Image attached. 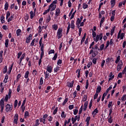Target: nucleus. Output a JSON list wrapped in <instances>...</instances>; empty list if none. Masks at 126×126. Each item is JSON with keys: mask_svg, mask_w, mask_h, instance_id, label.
I'll list each match as a JSON object with an SVG mask.
<instances>
[{"mask_svg": "<svg viewBox=\"0 0 126 126\" xmlns=\"http://www.w3.org/2000/svg\"><path fill=\"white\" fill-rule=\"evenodd\" d=\"M99 51H100V48L98 47V44H96L94 47H92V49L90 50L89 55L92 54V57L95 58L99 54Z\"/></svg>", "mask_w": 126, "mask_h": 126, "instance_id": "1", "label": "nucleus"}, {"mask_svg": "<svg viewBox=\"0 0 126 126\" xmlns=\"http://www.w3.org/2000/svg\"><path fill=\"white\" fill-rule=\"evenodd\" d=\"M103 39V33L100 32L99 34H97L95 38H94V40L97 43L99 40V41H102Z\"/></svg>", "mask_w": 126, "mask_h": 126, "instance_id": "2", "label": "nucleus"}, {"mask_svg": "<svg viewBox=\"0 0 126 126\" xmlns=\"http://www.w3.org/2000/svg\"><path fill=\"white\" fill-rule=\"evenodd\" d=\"M57 37L58 39H61L63 37V29L59 28L57 32Z\"/></svg>", "mask_w": 126, "mask_h": 126, "instance_id": "3", "label": "nucleus"}, {"mask_svg": "<svg viewBox=\"0 0 126 126\" xmlns=\"http://www.w3.org/2000/svg\"><path fill=\"white\" fill-rule=\"evenodd\" d=\"M5 111L8 113V112H10V111H12V105L10 106V104H7L5 108Z\"/></svg>", "mask_w": 126, "mask_h": 126, "instance_id": "4", "label": "nucleus"}, {"mask_svg": "<svg viewBox=\"0 0 126 126\" xmlns=\"http://www.w3.org/2000/svg\"><path fill=\"white\" fill-rule=\"evenodd\" d=\"M13 124L17 125L18 124V114L16 113L14 117Z\"/></svg>", "mask_w": 126, "mask_h": 126, "instance_id": "5", "label": "nucleus"}, {"mask_svg": "<svg viewBox=\"0 0 126 126\" xmlns=\"http://www.w3.org/2000/svg\"><path fill=\"white\" fill-rule=\"evenodd\" d=\"M60 14H61V9L58 8L56 10L55 18H57L58 16H60Z\"/></svg>", "mask_w": 126, "mask_h": 126, "instance_id": "6", "label": "nucleus"}, {"mask_svg": "<svg viewBox=\"0 0 126 126\" xmlns=\"http://www.w3.org/2000/svg\"><path fill=\"white\" fill-rule=\"evenodd\" d=\"M122 66H123V61L121 60L117 66V71H120L122 69Z\"/></svg>", "mask_w": 126, "mask_h": 126, "instance_id": "7", "label": "nucleus"}, {"mask_svg": "<svg viewBox=\"0 0 126 126\" xmlns=\"http://www.w3.org/2000/svg\"><path fill=\"white\" fill-rule=\"evenodd\" d=\"M32 34H30L26 40V43H27V44H29V43H30L31 40H32Z\"/></svg>", "mask_w": 126, "mask_h": 126, "instance_id": "8", "label": "nucleus"}, {"mask_svg": "<svg viewBox=\"0 0 126 126\" xmlns=\"http://www.w3.org/2000/svg\"><path fill=\"white\" fill-rule=\"evenodd\" d=\"M56 7H57V5L51 4L50 5L49 8H50L51 11H54L56 9Z\"/></svg>", "mask_w": 126, "mask_h": 126, "instance_id": "9", "label": "nucleus"}, {"mask_svg": "<svg viewBox=\"0 0 126 126\" xmlns=\"http://www.w3.org/2000/svg\"><path fill=\"white\" fill-rule=\"evenodd\" d=\"M26 54L25 53H24L22 56L21 57V58H20L19 60V62L18 63V64L20 65V64H21V63H22V61L23 60H24V58H25V56H26Z\"/></svg>", "mask_w": 126, "mask_h": 126, "instance_id": "10", "label": "nucleus"}, {"mask_svg": "<svg viewBox=\"0 0 126 126\" xmlns=\"http://www.w3.org/2000/svg\"><path fill=\"white\" fill-rule=\"evenodd\" d=\"M46 70L47 71L49 72V73H51V72L53 71V67L50 65H48L47 66Z\"/></svg>", "mask_w": 126, "mask_h": 126, "instance_id": "11", "label": "nucleus"}, {"mask_svg": "<svg viewBox=\"0 0 126 126\" xmlns=\"http://www.w3.org/2000/svg\"><path fill=\"white\" fill-rule=\"evenodd\" d=\"M13 64H14L13 63H12L8 68V71L7 72L8 75L11 73V70H12V67H13Z\"/></svg>", "mask_w": 126, "mask_h": 126, "instance_id": "12", "label": "nucleus"}, {"mask_svg": "<svg viewBox=\"0 0 126 126\" xmlns=\"http://www.w3.org/2000/svg\"><path fill=\"white\" fill-rule=\"evenodd\" d=\"M44 54H40V58L38 61V65H41V63H42V60L43 59V57H44Z\"/></svg>", "mask_w": 126, "mask_h": 126, "instance_id": "13", "label": "nucleus"}, {"mask_svg": "<svg viewBox=\"0 0 126 126\" xmlns=\"http://www.w3.org/2000/svg\"><path fill=\"white\" fill-rule=\"evenodd\" d=\"M44 74L45 79H47V80H48V79H50V73H48V71L44 72Z\"/></svg>", "mask_w": 126, "mask_h": 126, "instance_id": "14", "label": "nucleus"}, {"mask_svg": "<svg viewBox=\"0 0 126 126\" xmlns=\"http://www.w3.org/2000/svg\"><path fill=\"white\" fill-rule=\"evenodd\" d=\"M75 21L74 20H72L71 21V28L72 29H75V25H74Z\"/></svg>", "mask_w": 126, "mask_h": 126, "instance_id": "15", "label": "nucleus"}, {"mask_svg": "<svg viewBox=\"0 0 126 126\" xmlns=\"http://www.w3.org/2000/svg\"><path fill=\"white\" fill-rule=\"evenodd\" d=\"M0 91L1 93H2V92H3L4 90V87L3 86V83L1 82L0 84Z\"/></svg>", "mask_w": 126, "mask_h": 126, "instance_id": "16", "label": "nucleus"}, {"mask_svg": "<svg viewBox=\"0 0 126 126\" xmlns=\"http://www.w3.org/2000/svg\"><path fill=\"white\" fill-rule=\"evenodd\" d=\"M73 84H74V81H72L71 82H69L67 84V86L70 88H72V87H73Z\"/></svg>", "mask_w": 126, "mask_h": 126, "instance_id": "17", "label": "nucleus"}, {"mask_svg": "<svg viewBox=\"0 0 126 126\" xmlns=\"http://www.w3.org/2000/svg\"><path fill=\"white\" fill-rule=\"evenodd\" d=\"M87 106H88V101H86L84 103V106L83 108L84 111H85L87 110Z\"/></svg>", "mask_w": 126, "mask_h": 126, "instance_id": "18", "label": "nucleus"}, {"mask_svg": "<svg viewBox=\"0 0 126 126\" xmlns=\"http://www.w3.org/2000/svg\"><path fill=\"white\" fill-rule=\"evenodd\" d=\"M86 38V33H85L83 37H82V38L81 40V45H82L83 42L85 41Z\"/></svg>", "mask_w": 126, "mask_h": 126, "instance_id": "19", "label": "nucleus"}, {"mask_svg": "<svg viewBox=\"0 0 126 126\" xmlns=\"http://www.w3.org/2000/svg\"><path fill=\"white\" fill-rule=\"evenodd\" d=\"M107 120L109 124H112L113 123V118L112 116H108Z\"/></svg>", "mask_w": 126, "mask_h": 126, "instance_id": "20", "label": "nucleus"}, {"mask_svg": "<svg viewBox=\"0 0 126 126\" xmlns=\"http://www.w3.org/2000/svg\"><path fill=\"white\" fill-rule=\"evenodd\" d=\"M40 47V51L41 52L40 54L45 55L44 52V43H42Z\"/></svg>", "mask_w": 126, "mask_h": 126, "instance_id": "21", "label": "nucleus"}, {"mask_svg": "<svg viewBox=\"0 0 126 126\" xmlns=\"http://www.w3.org/2000/svg\"><path fill=\"white\" fill-rule=\"evenodd\" d=\"M30 117V115H29V112L25 111V114H24L25 119H27V118H29Z\"/></svg>", "mask_w": 126, "mask_h": 126, "instance_id": "22", "label": "nucleus"}, {"mask_svg": "<svg viewBox=\"0 0 126 126\" xmlns=\"http://www.w3.org/2000/svg\"><path fill=\"white\" fill-rule=\"evenodd\" d=\"M110 3L111 4V7H114L116 4V0H111Z\"/></svg>", "mask_w": 126, "mask_h": 126, "instance_id": "23", "label": "nucleus"}, {"mask_svg": "<svg viewBox=\"0 0 126 126\" xmlns=\"http://www.w3.org/2000/svg\"><path fill=\"white\" fill-rule=\"evenodd\" d=\"M101 90H102V88L101 86H98L96 88V93L98 94V93H100L101 92Z\"/></svg>", "mask_w": 126, "mask_h": 126, "instance_id": "24", "label": "nucleus"}, {"mask_svg": "<svg viewBox=\"0 0 126 126\" xmlns=\"http://www.w3.org/2000/svg\"><path fill=\"white\" fill-rule=\"evenodd\" d=\"M59 28V26L57 24H54L52 25V29L53 30H55V31H57L58 30V29Z\"/></svg>", "mask_w": 126, "mask_h": 126, "instance_id": "25", "label": "nucleus"}, {"mask_svg": "<svg viewBox=\"0 0 126 126\" xmlns=\"http://www.w3.org/2000/svg\"><path fill=\"white\" fill-rule=\"evenodd\" d=\"M99 113V110H98V109L95 108L92 112V114L94 115V116H96L97 114Z\"/></svg>", "mask_w": 126, "mask_h": 126, "instance_id": "26", "label": "nucleus"}, {"mask_svg": "<svg viewBox=\"0 0 126 126\" xmlns=\"http://www.w3.org/2000/svg\"><path fill=\"white\" fill-rule=\"evenodd\" d=\"M92 36H93V38H94V39L97 36V34L96 33V32L95 31H94L93 30V29H92Z\"/></svg>", "mask_w": 126, "mask_h": 126, "instance_id": "27", "label": "nucleus"}, {"mask_svg": "<svg viewBox=\"0 0 126 126\" xmlns=\"http://www.w3.org/2000/svg\"><path fill=\"white\" fill-rule=\"evenodd\" d=\"M7 72V65H5L4 66L3 68V74H5Z\"/></svg>", "mask_w": 126, "mask_h": 126, "instance_id": "28", "label": "nucleus"}, {"mask_svg": "<svg viewBox=\"0 0 126 126\" xmlns=\"http://www.w3.org/2000/svg\"><path fill=\"white\" fill-rule=\"evenodd\" d=\"M29 73H30V72H29L28 70L25 72L24 76L25 78L27 79L28 77H29Z\"/></svg>", "mask_w": 126, "mask_h": 126, "instance_id": "29", "label": "nucleus"}, {"mask_svg": "<svg viewBox=\"0 0 126 126\" xmlns=\"http://www.w3.org/2000/svg\"><path fill=\"white\" fill-rule=\"evenodd\" d=\"M68 101V98L65 97L64 100L63 101V102L62 103V106H64L65 105H66V103H67Z\"/></svg>", "mask_w": 126, "mask_h": 126, "instance_id": "30", "label": "nucleus"}, {"mask_svg": "<svg viewBox=\"0 0 126 126\" xmlns=\"http://www.w3.org/2000/svg\"><path fill=\"white\" fill-rule=\"evenodd\" d=\"M8 2L7 1H5V3L4 4V9L5 10H7L8 9Z\"/></svg>", "mask_w": 126, "mask_h": 126, "instance_id": "31", "label": "nucleus"}, {"mask_svg": "<svg viewBox=\"0 0 126 126\" xmlns=\"http://www.w3.org/2000/svg\"><path fill=\"white\" fill-rule=\"evenodd\" d=\"M30 46H31V47H33V46H34V47H36V44L35 45V38H34V39L32 40V42H31V43Z\"/></svg>", "mask_w": 126, "mask_h": 126, "instance_id": "32", "label": "nucleus"}, {"mask_svg": "<svg viewBox=\"0 0 126 126\" xmlns=\"http://www.w3.org/2000/svg\"><path fill=\"white\" fill-rule=\"evenodd\" d=\"M30 14L31 15V19H33L34 15H35V13H34V12H33V11H31L30 12Z\"/></svg>", "mask_w": 126, "mask_h": 126, "instance_id": "33", "label": "nucleus"}, {"mask_svg": "<svg viewBox=\"0 0 126 126\" xmlns=\"http://www.w3.org/2000/svg\"><path fill=\"white\" fill-rule=\"evenodd\" d=\"M116 29V27H113L111 30V36L114 34V33H115V30Z\"/></svg>", "mask_w": 126, "mask_h": 126, "instance_id": "34", "label": "nucleus"}, {"mask_svg": "<svg viewBox=\"0 0 126 126\" xmlns=\"http://www.w3.org/2000/svg\"><path fill=\"white\" fill-rule=\"evenodd\" d=\"M112 88H113V85H111L109 86V88H108L107 89V90L106 91L105 93L108 94V93H109V91H110V90H111Z\"/></svg>", "mask_w": 126, "mask_h": 126, "instance_id": "35", "label": "nucleus"}, {"mask_svg": "<svg viewBox=\"0 0 126 126\" xmlns=\"http://www.w3.org/2000/svg\"><path fill=\"white\" fill-rule=\"evenodd\" d=\"M22 31L20 30V29H19L16 31V34L17 36H20V33H21Z\"/></svg>", "mask_w": 126, "mask_h": 126, "instance_id": "36", "label": "nucleus"}, {"mask_svg": "<svg viewBox=\"0 0 126 126\" xmlns=\"http://www.w3.org/2000/svg\"><path fill=\"white\" fill-rule=\"evenodd\" d=\"M83 8L84 9H86V8H88V5L86 4V3H83Z\"/></svg>", "mask_w": 126, "mask_h": 126, "instance_id": "37", "label": "nucleus"}, {"mask_svg": "<svg viewBox=\"0 0 126 126\" xmlns=\"http://www.w3.org/2000/svg\"><path fill=\"white\" fill-rule=\"evenodd\" d=\"M8 42H9V40H8V39L5 40V47L6 48H8Z\"/></svg>", "mask_w": 126, "mask_h": 126, "instance_id": "38", "label": "nucleus"}, {"mask_svg": "<svg viewBox=\"0 0 126 126\" xmlns=\"http://www.w3.org/2000/svg\"><path fill=\"white\" fill-rule=\"evenodd\" d=\"M12 93V91H11V89H9V92L8 96H9V99H10L11 98V94Z\"/></svg>", "mask_w": 126, "mask_h": 126, "instance_id": "39", "label": "nucleus"}, {"mask_svg": "<svg viewBox=\"0 0 126 126\" xmlns=\"http://www.w3.org/2000/svg\"><path fill=\"white\" fill-rule=\"evenodd\" d=\"M82 111H83V105H82L81 106L79 111V115H81V113H82Z\"/></svg>", "mask_w": 126, "mask_h": 126, "instance_id": "40", "label": "nucleus"}, {"mask_svg": "<svg viewBox=\"0 0 126 126\" xmlns=\"http://www.w3.org/2000/svg\"><path fill=\"white\" fill-rule=\"evenodd\" d=\"M50 21H51V16L49 15L47 17V19L46 20V23H49Z\"/></svg>", "mask_w": 126, "mask_h": 126, "instance_id": "41", "label": "nucleus"}, {"mask_svg": "<svg viewBox=\"0 0 126 126\" xmlns=\"http://www.w3.org/2000/svg\"><path fill=\"white\" fill-rule=\"evenodd\" d=\"M114 104H113V101H110L109 102L108 105V108H113V105Z\"/></svg>", "mask_w": 126, "mask_h": 126, "instance_id": "42", "label": "nucleus"}, {"mask_svg": "<svg viewBox=\"0 0 126 126\" xmlns=\"http://www.w3.org/2000/svg\"><path fill=\"white\" fill-rule=\"evenodd\" d=\"M14 18V16L12 15L10 18L8 19L7 22H10V21H12V19Z\"/></svg>", "mask_w": 126, "mask_h": 126, "instance_id": "43", "label": "nucleus"}, {"mask_svg": "<svg viewBox=\"0 0 126 126\" xmlns=\"http://www.w3.org/2000/svg\"><path fill=\"white\" fill-rule=\"evenodd\" d=\"M38 71L36 69H34L32 71V74L33 75V76H36L37 75V73Z\"/></svg>", "mask_w": 126, "mask_h": 126, "instance_id": "44", "label": "nucleus"}, {"mask_svg": "<svg viewBox=\"0 0 126 126\" xmlns=\"http://www.w3.org/2000/svg\"><path fill=\"white\" fill-rule=\"evenodd\" d=\"M107 94H107L106 93H104L103 94V95H102V98H101V101H104V100L105 99V97H106V96H107Z\"/></svg>", "mask_w": 126, "mask_h": 126, "instance_id": "45", "label": "nucleus"}, {"mask_svg": "<svg viewBox=\"0 0 126 126\" xmlns=\"http://www.w3.org/2000/svg\"><path fill=\"white\" fill-rule=\"evenodd\" d=\"M76 95H77V92H76V91H74L73 93V99H75L76 97H77Z\"/></svg>", "mask_w": 126, "mask_h": 126, "instance_id": "46", "label": "nucleus"}, {"mask_svg": "<svg viewBox=\"0 0 126 126\" xmlns=\"http://www.w3.org/2000/svg\"><path fill=\"white\" fill-rule=\"evenodd\" d=\"M4 16H3V15H2L0 17V21H1V23H4L5 21H4Z\"/></svg>", "mask_w": 126, "mask_h": 126, "instance_id": "47", "label": "nucleus"}, {"mask_svg": "<svg viewBox=\"0 0 126 126\" xmlns=\"http://www.w3.org/2000/svg\"><path fill=\"white\" fill-rule=\"evenodd\" d=\"M121 58V56H118L117 58V59L115 61V63H119V62H121V61H120V58Z\"/></svg>", "mask_w": 126, "mask_h": 126, "instance_id": "48", "label": "nucleus"}, {"mask_svg": "<svg viewBox=\"0 0 126 126\" xmlns=\"http://www.w3.org/2000/svg\"><path fill=\"white\" fill-rule=\"evenodd\" d=\"M50 8H48V9H47V10H45V11H44V12H43V15H46V14H47V13H48V12H50Z\"/></svg>", "mask_w": 126, "mask_h": 126, "instance_id": "49", "label": "nucleus"}, {"mask_svg": "<svg viewBox=\"0 0 126 126\" xmlns=\"http://www.w3.org/2000/svg\"><path fill=\"white\" fill-rule=\"evenodd\" d=\"M109 113L108 116L109 117L112 116L111 115H112V113H113V108H110V109L109 110Z\"/></svg>", "mask_w": 126, "mask_h": 126, "instance_id": "50", "label": "nucleus"}, {"mask_svg": "<svg viewBox=\"0 0 126 126\" xmlns=\"http://www.w3.org/2000/svg\"><path fill=\"white\" fill-rule=\"evenodd\" d=\"M121 100H122L123 102H125L126 100V94H124L121 98Z\"/></svg>", "mask_w": 126, "mask_h": 126, "instance_id": "51", "label": "nucleus"}, {"mask_svg": "<svg viewBox=\"0 0 126 126\" xmlns=\"http://www.w3.org/2000/svg\"><path fill=\"white\" fill-rule=\"evenodd\" d=\"M104 47H105V45L104 44H101L99 47V51H103L104 50Z\"/></svg>", "mask_w": 126, "mask_h": 126, "instance_id": "52", "label": "nucleus"}, {"mask_svg": "<svg viewBox=\"0 0 126 126\" xmlns=\"http://www.w3.org/2000/svg\"><path fill=\"white\" fill-rule=\"evenodd\" d=\"M57 59H58V54L56 53L52 58L53 61H56Z\"/></svg>", "mask_w": 126, "mask_h": 126, "instance_id": "53", "label": "nucleus"}, {"mask_svg": "<svg viewBox=\"0 0 126 126\" xmlns=\"http://www.w3.org/2000/svg\"><path fill=\"white\" fill-rule=\"evenodd\" d=\"M0 106H4V101L2 99L0 100Z\"/></svg>", "mask_w": 126, "mask_h": 126, "instance_id": "54", "label": "nucleus"}, {"mask_svg": "<svg viewBox=\"0 0 126 126\" xmlns=\"http://www.w3.org/2000/svg\"><path fill=\"white\" fill-rule=\"evenodd\" d=\"M18 104V100H17V99H16L14 101V108H16V107H17V105Z\"/></svg>", "mask_w": 126, "mask_h": 126, "instance_id": "55", "label": "nucleus"}, {"mask_svg": "<svg viewBox=\"0 0 126 126\" xmlns=\"http://www.w3.org/2000/svg\"><path fill=\"white\" fill-rule=\"evenodd\" d=\"M64 111H63L61 114V118H65L66 117V115L64 114Z\"/></svg>", "mask_w": 126, "mask_h": 126, "instance_id": "56", "label": "nucleus"}, {"mask_svg": "<svg viewBox=\"0 0 126 126\" xmlns=\"http://www.w3.org/2000/svg\"><path fill=\"white\" fill-rule=\"evenodd\" d=\"M83 102H85L86 101H87V95L85 94L84 95L83 98Z\"/></svg>", "mask_w": 126, "mask_h": 126, "instance_id": "57", "label": "nucleus"}, {"mask_svg": "<svg viewBox=\"0 0 126 126\" xmlns=\"http://www.w3.org/2000/svg\"><path fill=\"white\" fill-rule=\"evenodd\" d=\"M125 33L124 32L121 33V34H120V38L121 40H123L124 39V37H125Z\"/></svg>", "mask_w": 126, "mask_h": 126, "instance_id": "58", "label": "nucleus"}, {"mask_svg": "<svg viewBox=\"0 0 126 126\" xmlns=\"http://www.w3.org/2000/svg\"><path fill=\"white\" fill-rule=\"evenodd\" d=\"M60 67L57 66L56 68H54V72H58L59 70H60Z\"/></svg>", "mask_w": 126, "mask_h": 126, "instance_id": "59", "label": "nucleus"}, {"mask_svg": "<svg viewBox=\"0 0 126 126\" xmlns=\"http://www.w3.org/2000/svg\"><path fill=\"white\" fill-rule=\"evenodd\" d=\"M43 83H44V80H43V77H40V85H43Z\"/></svg>", "mask_w": 126, "mask_h": 126, "instance_id": "60", "label": "nucleus"}, {"mask_svg": "<svg viewBox=\"0 0 126 126\" xmlns=\"http://www.w3.org/2000/svg\"><path fill=\"white\" fill-rule=\"evenodd\" d=\"M81 23V20L79 18H77L76 24H80Z\"/></svg>", "mask_w": 126, "mask_h": 126, "instance_id": "61", "label": "nucleus"}, {"mask_svg": "<svg viewBox=\"0 0 126 126\" xmlns=\"http://www.w3.org/2000/svg\"><path fill=\"white\" fill-rule=\"evenodd\" d=\"M104 21H105V17H103L100 21V24H103Z\"/></svg>", "mask_w": 126, "mask_h": 126, "instance_id": "62", "label": "nucleus"}, {"mask_svg": "<svg viewBox=\"0 0 126 126\" xmlns=\"http://www.w3.org/2000/svg\"><path fill=\"white\" fill-rule=\"evenodd\" d=\"M39 125H40V123H39V119H37L35 120V123L34 125H35L36 126H39Z\"/></svg>", "mask_w": 126, "mask_h": 126, "instance_id": "63", "label": "nucleus"}, {"mask_svg": "<svg viewBox=\"0 0 126 126\" xmlns=\"http://www.w3.org/2000/svg\"><path fill=\"white\" fill-rule=\"evenodd\" d=\"M71 122H72V124H74V123H75V122H76V118L72 117L71 118Z\"/></svg>", "mask_w": 126, "mask_h": 126, "instance_id": "64", "label": "nucleus"}]
</instances>
